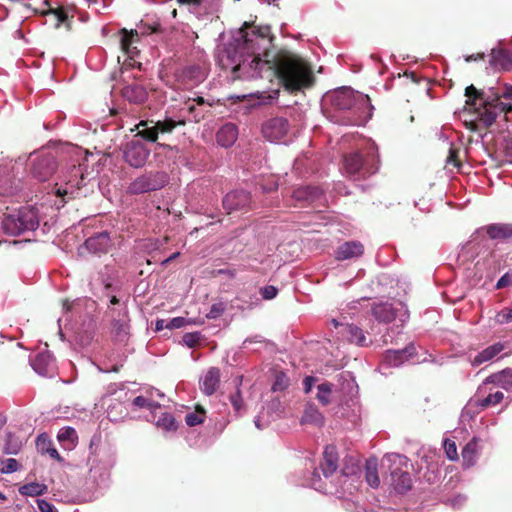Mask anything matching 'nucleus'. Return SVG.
Wrapping results in <instances>:
<instances>
[{
    "instance_id": "f257e3e1",
    "label": "nucleus",
    "mask_w": 512,
    "mask_h": 512,
    "mask_svg": "<svg viewBox=\"0 0 512 512\" xmlns=\"http://www.w3.org/2000/svg\"><path fill=\"white\" fill-rule=\"evenodd\" d=\"M271 66L266 70L267 79L277 78L285 90L294 93L311 87L314 76L310 63L290 50H277L271 53Z\"/></svg>"
},
{
    "instance_id": "f03ea898",
    "label": "nucleus",
    "mask_w": 512,
    "mask_h": 512,
    "mask_svg": "<svg viewBox=\"0 0 512 512\" xmlns=\"http://www.w3.org/2000/svg\"><path fill=\"white\" fill-rule=\"evenodd\" d=\"M249 50L245 47L228 45L218 56L221 69L231 70L233 80L267 79L265 71L268 70L272 51Z\"/></svg>"
},
{
    "instance_id": "7ed1b4c3",
    "label": "nucleus",
    "mask_w": 512,
    "mask_h": 512,
    "mask_svg": "<svg viewBox=\"0 0 512 512\" xmlns=\"http://www.w3.org/2000/svg\"><path fill=\"white\" fill-rule=\"evenodd\" d=\"M465 96L466 105L475 110L478 120L486 127L495 123L498 114H506L512 110V103L502 101L512 100V86H503L502 91L495 87H489L484 91L470 85L466 87Z\"/></svg>"
},
{
    "instance_id": "20e7f679",
    "label": "nucleus",
    "mask_w": 512,
    "mask_h": 512,
    "mask_svg": "<svg viewBox=\"0 0 512 512\" xmlns=\"http://www.w3.org/2000/svg\"><path fill=\"white\" fill-rule=\"evenodd\" d=\"M344 167L346 173L352 176L364 177L376 173L378 169L377 149L370 147L364 154L359 152L347 154L344 159Z\"/></svg>"
},
{
    "instance_id": "39448f33",
    "label": "nucleus",
    "mask_w": 512,
    "mask_h": 512,
    "mask_svg": "<svg viewBox=\"0 0 512 512\" xmlns=\"http://www.w3.org/2000/svg\"><path fill=\"white\" fill-rule=\"evenodd\" d=\"M240 34L244 42L236 47H245L254 51H271L272 36L269 26H253L249 22H245L240 28Z\"/></svg>"
},
{
    "instance_id": "423d86ee",
    "label": "nucleus",
    "mask_w": 512,
    "mask_h": 512,
    "mask_svg": "<svg viewBox=\"0 0 512 512\" xmlns=\"http://www.w3.org/2000/svg\"><path fill=\"white\" fill-rule=\"evenodd\" d=\"M39 225L36 215L29 208H21L11 214H4L2 228L6 235L17 236L25 231L34 230Z\"/></svg>"
},
{
    "instance_id": "0eeeda50",
    "label": "nucleus",
    "mask_w": 512,
    "mask_h": 512,
    "mask_svg": "<svg viewBox=\"0 0 512 512\" xmlns=\"http://www.w3.org/2000/svg\"><path fill=\"white\" fill-rule=\"evenodd\" d=\"M183 124V121H175L169 117L159 121L142 120L135 126L136 131H138L135 137H140L150 143H156L158 135L170 134L177 126Z\"/></svg>"
},
{
    "instance_id": "6e6552de",
    "label": "nucleus",
    "mask_w": 512,
    "mask_h": 512,
    "mask_svg": "<svg viewBox=\"0 0 512 512\" xmlns=\"http://www.w3.org/2000/svg\"><path fill=\"white\" fill-rule=\"evenodd\" d=\"M168 182L167 174L164 172H146L141 174L127 186V194L139 195L150 191L160 190Z\"/></svg>"
},
{
    "instance_id": "1a4fd4ad",
    "label": "nucleus",
    "mask_w": 512,
    "mask_h": 512,
    "mask_svg": "<svg viewBox=\"0 0 512 512\" xmlns=\"http://www.w3.org/2000/svg\"><path fill=\"white\" fill-rule=\"evenodd\" d=\"M383 462L390 464L391 484L399 493H405L411 489L412 480L410 473L403 471L402 465L405 464V457L399 454H387L384 456Z\"/></svg>"
},
{
    "instance_id": "9d476101",
    "label": "nucleus",
    "mask_w": 512,
    "mask_h": 512,
    "mask_svg": "<svg viewBox=\"0 0 512 512\" xmlns=\"http://www.w3.org/2000/svg\"><path fill=\"white\" fill-rule=\"evenodd\" d=\"M149 149L138 139L127 142L124 148V161L134 168L145 166Z\"/></svg>"
},
{
    "instance_id": "9b49d317",
    "label": "nucleus",
    "mask_w": 512,
    "mask_h": 512,
    "mask_svg": "<svg viewBox=\"0 0 512 512\" xmlns=\"http://www.w3.org/2000/svg\"><path fill=\"white\" fill-rule=\"evenodd\" d=\"M107 315L111 318V335L118 341H123L127 338L129 329V318L126 306L117 310L109 308Z\"/></svg>"
},
{
    "instance_id": "f8f14e48",
    "label": "nucleus",
    "mask_w": 512,
    "mask_h": 512,
    "mask_svg": "<svg viewBox=\"0 0 512 512\" xmlns=\"http://www.w3.org/2000/svg\"><path fill=\"white\" fill-rule=\"evenodd\" d=\"M289 121L284 117H271L262 123V136L270 142H277L288 134Z\"/></svg>"
},
{
    "instance_id": "ddd939ff",
    "label": "nucleus",
    "mask_w": 512,
    "mask_h": 512,
    "mask_svg": "<svg viewBox=\"0 0 512 512\" xmlns=\"http://www.w3.org/2000/svg\"><path fill=\"white\" fill-rule=\"evenodd\" d=\"M55 169L56 162L54 157L47 154L33 161L32 174L34 178L40 181H46L55 173Z\"/></svg>"
},
{
    "instance_id": "4468645a",
    "label": "nucleus",
    "mask_w": 512,
    "mask_h": 512,
    "mask_svg": "<svg viewBox=\"0 0 512 512\" xmlns=\"http://www.w3.org/2000/svg\"><path fill=\"white\" fill-rule=\"evenodd\" d=\"M250 199V194L246 190H233L224 197L223 206L229 214L234 210L247 209Z\"/></svg>"
},
{
    "instance_id": "2eb2a0df",
    "label": "nucleus",
    "mask_w": 512,
    "mask_h": 512,
    "mask_svg": "<svg viewBox=\"0 0 512 512\" xmlns=\"http://www.w3.org/2000/svg\"><path fill=\"white\" fill-rule=\"evenodd\" d=\"M355 97L356 94L353 89L347 87L341 88L327 96L333 108L339 111L351 109L355 104Z\"/></svg>"
},
{
    "instance_id": "dca6fc26",
    "label": "nucleus",
    "mask_w": 512,
    "mask_h": 512,
    "mask_svg": "<svg viewBox=\"0 0 512 512\" xmlns=\"http://www.w3.org/2000/svg\"><path fill=\"white\" fill-rule=\"evenodd\" d=\"M220 385V370L219 368L212 367L207 369L202 379L199 381V388L206 396H211L217 392Z\"/></svg>"
},
{
    "instance_id": "f3484780",
    "label": "nucleus",
    "mask_w": 512,
    "mask_h": 512,
    "mask_svg": "<svg viewBox=\"0 0 512 512\" xmlns=\"http://www.w3.org/2000/svg\"><path fill=\"white\" fill-rule=\"evenodd\" d=\"M363 252L364 247L360 241H346L338 247L337 251H335V259L341 261L355 259L361 257Z\"/></svg>"
},
{
    "instance_id": "a211bd4d",
    "label": "nucleus",
    "mask_w": 512,
    "mask_h": 512,
    "mask_svg": "<svg viewBox=\"0 0 512 512\" xmlns=\"http://www.w3.org/2000/svg\"><path fill=\"white\" fill-rule=\"evenodd\" d=\"M122 97L128 102L140 105L148 98V92L145 86L139 83H132L124 86L121 90Z\"/></svg>"
},
{
    "instance_id": "6ab92c4d",
    "label": "nucleus",
    "mask_w": 512,
    "mask_h": 512,
    "mask_svg": "<svg viewBox=\"0 0 512 512\" xmlns=\"http://www.w3.org/2000/svg\"><path fill=\"white\" fill-rule=\"evenodd\" d=\"M84 246L91 253H107L111 247L110 235L106 232L92 235L85 240Z\"/></svg>"
},
{
    "instance_id": "aec40b11",
    "label": "nucleus",
    "mask_w": 512,
    "mask_h": 512,
    "mask_svg": "<svg viewBox=\"0 0 512 512\" xmlns=\"http://www.w3.org/2000/svg\"><path fill=\"white\" fill-rule=\"evenodd\" d=\"M490 240L506 241L512 238L511 223H492L484 227Z\"/></svg>"
},
{
    "instance_id": "412c9836",
    "label": "nucleus",
    "mask_w": 512,
    "mask_h": 512,
    "mask_svg": "<svg viewBox=\"0 0 512 512\" xmlns=\"http://www.w3.org/2000/svg\"><path fill=\"white\" fill-rule=\"evenodd\" d=\"M239 136V131L234 123H226L221 126L218 130L216 138L217 143L224 148H229L232 146L237 137Z\"/></svg>"
},
{
    "instance_id": "4be33fe9",
    "label": "nucleus",
    "mask_w": 512,
    "mask_h": 512,
    "mask_svg": "<svg viewBox=\"0 0 512 512\" xmlns=\"http://www.w3.org/2000/svg\"><path fill=\"white\" fill-rule=\"evenodd\" d=\"M338 453L334 446H326L323 453V461L320 463V469H322L325 477L331 476L333 472L338 468Z\"/></svg>"
},
{
    "instance_id": "5701e85b",
    "label": "nucleus",
    "mask_w": 512,
    "mask_h": 512,
    "mask_svg": "<svg viewBox=\"0 0 512 512\" xmlns=\"http://www.w3.org/2000/svg\"><path fill=\"white\" fill-rule=\"evenodd\" d=\"M489 64L497 70H510L512 67L510 52L504 49H492Z\"/></svg>"
},
{
    "instance_id": "b1692460",
    "label": "nucleus",
    "mask_w": 512,
    "mask_h": 512,
    "mask_svg": "<svg viewBox=\"0 0 512 512\" xmlns=\"http://www.w3.org/2000/svg\"><path fill=\"white\" fill-rule=\"evenodd\" d=\"M120 48L127 57L134 58L139 53V50L134 46V43L137 41L139 35L136 31L128 32L125 28L120 31Z\"/></svg>"
},
{
    "instance_id": "393cba45",
    "label": "nucleus",
    "mask_w": 512,
    "mask_h": 512,
    "mask_svg": "<svg viewBox=\"0 0 512 512\" xmlns=\"http://www.w3.org/2000/svg\"><path fill=\"white\" fill-rule=\"evenodd\" d=\"M415 355V348L413 344L408 345L403 350H388L384 359L391 366H399L405 360H409Z\"/></svg>"
},
{
    "instance_id": "a878e982",
    "label": "nucleus",
    "mask_w": 512,
    "mask_h": 512,
    "mask_svg": "<svg viewBox=\"0 0 512 512\" xmlns=\"http://www.w3.org/2000/svg\"><path fill=\"white\" fill-rule=\"evenodd\" d=\"M484 384H495L504 390L512 387V368H504L500 372L491 374L484 380Z\"/></svg>"
},
{
    "instance_id": "bb28decb",
    "label": "nucleus",
    "mask_w": 512,
    "mask_h": 512,
    "mask_svg": "<svg viewBox=\"0 0 512 512\" xmlns=\"http://www.w3.org/2000/svg\"><path fill=\"white\" fill-rule=\"evenodd\" d=\"M372 313L378 322L390 323L396 318V312L389 303H378L373 306Z\"/></svg>"
},
{
    "instance_id": "cd10ccee",
    "label": "nucleus",
    "mask_w": 512,
    "mask_h": 512,
    "mask_svg": "<svg viewBox=\"0 0 512 512\" xmlns=\"http://www.w3.org/2000/svg\"><path fill=\"white\" fill-rule=\"evenodd\" d=\"M345 332L348 341L354 345L364 347L371 343L359 326L346 325Z\"/></svg>"
},
{
    "instance_id": "c85d7f7f",
    "label": "nucleus",
    "mask_w": 512,
    "mask_h": 512,
    "mask_svg": "<svg viewBox=\"0 0 512 512\" xmlns=\"http://www.w3.org/2000/svg\"><path fill=\"white\" fill-rule=\"evenodd\" d=\"M504 350V345L501 343L492 344L478 355H476L472 360L473 366H479L482 363L488 362L500 354Z\"/></svg>"
},
{
    "instance_id": "c756f323",
    "label": "nucleus",
    "mask_w": 512,
    "mask_h": 512,
    "mask_svg": "<svg viewBox=\"0 0 512 512\" xmlns=\"http://www.w3.org/2000/svg\"><path fill=\"white\" fill-rule=\"evenodd\" d=\"M300 423H310L317 426H323L324 424V416L318 410L317 406L314 404H306L304 413L302 418H300Z\"/></svg>"
},
{
    "instance_id": "7c9ffc66",
    "label": "nucleus",
    "mask_w": 512,
    "mask_h": 512,
    "mask_svg": "<svg viewBox=\"0 0 512 512\" xmlns=\"http://www.w3.org/2000/svg\"><path fill=\"white\" fill-rule=\"evenodd\" d=\"M47 485L40 484L38 482H32L28 484L21 485L19 487V493L22 496L28 497H38L46 493Z\"/></svg>"
},
{
    "instance_id": "2f4dec72",
    "label": "nucleus",
    "mask_w": 512,
    "mask_h": 512,
    "mask_svg": "<svg viewBox=\"0 0 512 512\" xmlns=\"http://www.w3.org/2000/svg\"><path fill=\"white\" fill-rule=\"evenodd\" d=\"M366 481L372 488H377L381 482L377 472V460L376 458H369L366 461Z\"/></svg>"
},
{
    "instance_id": "473e14b6",
    "label": "nucleus",
    "mask_w": 512,
    "mask_h": 512,
    "mask_svg": "<svg viewBox=\"0 0 512 512\" xmlns=\"http://www.w3.org/2000/svg\"><path fill=\"white\" fill-rule=\"evenodd\" d=\"M182 78L184 81L199 82L204 80L205 74L198 65H189L182 69Z\"/></svg>"
},
{
    "instance_id": "72a5a7b5",
    "label": "nucleus",
    "mask_w": 512,
    "mask_h": 512,
    "mask_svg": "<svg viewBox=\"0 0 512 512\" xmlns=\"http://www.w3.org/2000/svg\"><path fill=\"white\" fill-rule=\"evenodd\" d=\"M461 455L463 464L466 465V467L473 466L477 456V442L472 440L467 443L465 448L462 449Z\"/></svg>"
},
{
    "instance_id": "f704fd0d",
    "label": "nucleus",
    "mask_w": 512,
    "mask_h": 512,
    "mask_svg": "<svg viewBox=\"0 0 512 512\" xmlns=\"http://www.w3.org/2000/svg\"><path fill=\"white\" fill-rule=\"evenodd\" d=\"M332 387L333 385L329 382H324L317 386L316 399L319 403L326 406L332 402Z\"/></svg>"
},
{
    "instance_id": "c9c22d12",
    "label": "nucleus",
    "mask_w": 512,
    "mask_h": 512,
    "mask_svg": "<svg viewBox=\"0 0 512 512\" xmlns=\"http://www.w3.org/2000/svg\"><path fill=\"white\" fill-rule=\"evenodd\" d=\"M319 190L316 187H303L298 188L292 193V197H294L297 201H312L319 195Z\"/></svg>"
},
{
    "instance_id": "e433bc0d",
    "label": "nucleus",
    "mask_w": 512,
    "mask_h": 512,
    "mask_svg": "<svg viewBox=\"0 0 512 512\" xmlns=\"http://www.w3.org/2000/svg\"><path fill=\"white\" fill-rule=\"evenodd\" d=\"M22 442L15 435L8 433L6 443L3 449L5 455H17L21 449Z\"/></svg>"
},
{
    "instance_id": "4c0bfd02",
    "label": "nucleus",
    "mask_w": 512,
    "mask_h": 512,
    "mask_svg": "<svg viewBox=\"0 0 512 512\" xmlns=\"http://www.w3.org/2000/svg\"><path fill=\"white\" fill-rule=\"evenodd\" d=\"M500 166L512 164V137L505 138L500 152H498Z\"/></svg>"
},
{
    "instance_id": "58836bf2",
    "label": "nucleus",
    "mask_w": 512,
    "mask_h": 512,
    "mask_svg": "<svg viewBox=\"0 0 512 512\" xmlns=\"http://www.w3.org/2000/svg\"><path fill=\"white\" fill-rule=\"evenodd\" d=\"M205 420V410L203 406L197 405L196 410L186 414L185 423L190 427H195Z\"/></svg>"
},
{
    "instance_id": "ea45409f",
    "label": "nucleus",
    "mask_w": 512,
    "mask_h": 512,
    "mask_svg": "<svg viewBox=\"0 0 512 512\" xmlns=\"http://www.w3.org/2000/svg\"><path fill=\"white\" fill-rule=\"evenodd\" d=\"M504 399L503 392H491L487 395V397L482 398L478 401V406L482 409H487L490 406H496L502 402Z\"/></svg>"
},
{
    "instance_id": "a19ab883",
    "label": "nucleus",
    "mask_w": 512,
    "mask_h": 512,
    "mask_svg": "<svg viewBox=\"0 0 512 512\" xmlns=\"http://www.w3.org/2000/svg\"><path fill=\"white\" fill-rule=\"evenodd\" d=\"M84 172L81 166H72L71 176L68 179V184L76 187L77 189H81L84 185Z\"/></svg>"
},
{
    "instance_id": "79ce46f5",
    "label": "nucleus",
    "mask_w": 512,
    "mask_h": 512,
    "mask_svg": "<svg viewBox=\"0 0 512 512\" xmlns=\"http://www.w3.org/2000/svg\"><path fill=\"white\" fill-rule=\"evenodd\" d=\"M156 425H157V427H160L161 429H164L167 431L177 429L175 417L172 416L168 412L162 413V415L159 417V419H157Z\"/></svg>"
},
{
    "instance_id": "37998d69",
    "label": "nucleus",
    "mask_w": 512,
    "mask_h": 512,
    "mask_svg": "<svg viewBox=\"0 0 512 512\" xmlns=\"http://www.w3.org/2000/svg\"><path fill=\"white\" fill-rule=\"evenodd\" d=\"M242 382V376L238 378V383H236V391L235 393H232L230 396V401L233 406L234 411L240 412L245 408V403L243 402L241 392H240V385Z\"/></svg>"
},
{
    "instance_id": "c03bdc74",
    "label": "nucleus",
    "mask_w": 512,
    "mask_h": 512,
    "mask_svg": "<svg viewBox=\"0 0 512 512\" xmlns=\"http://www.w3.org/2000/svg\"><path fill=\"white\" fill-rule=\"evenodd\" d=\"M57 440L61 443L69 442L75 444L78 440L76 430L71 427L62 428L57 434Z\"/></svg>"
},
{
    "instance_id": "a18cd8bd",
    "label": "nucleus",
    "mask_w": 512,
    "mask_h": 512,
    "mask_svg": "<svg viewBox=\"0 0 512 512\" xmlns=\"http://www.w3.org/2000/svg\"><path fill=\"white\" fill-rule=\"evenodd\" d=\"M494 321L497 325H503L512 321V308H504L496 313Z\"/></svg>"
},
{
    "instance_id": "49530a36",
    "label": "nucleus",
    "mask_w": 512,
    "mask_h": 512,
    "mask_svg": "<svg viewBox=\"0 0 512 512\" xmlns=\"http://www.w3.org/2000/svg\"><path fill=\"white\" fill-rule=\"evenodd\" d=\"M226 310V305L224 302H217V303H214L211 308H210V311L207 312L206 314V317L207 319H217L219 318Z\"/></svg>"
},
{
    "instance_id": "de8ad7c7",
    "label": "nucleus",
    "mask_w": 512,
    "mask_h": 512,
    "mask_svg": "<svg viewBox=\"0 0 512 512\" xmlns=\"http://www.w3.org/2000/svg\"><path fill=\"white\" fill-rule=\"evenodd\" d=\"M289 386V378L284 373H278L275 377V382L273 384V391H283Z\"/></svg>"
},
{
    "instance_id": "09e8293b",
    "label": "nucleus",
    "mask_w": 512,
    "mask_h": 512,
    "mask_svg": "<svg viewBox=\"0 0 512 512\" xmlns=\"http://www.w3.org/2000/svg\"><path fill=\"white\" fill-rule=\"evenodd\" d=\"M183 343L189 348H194L199 345L201 335L199 332L185 333L183 336Z\"/></svg>"
},
{
    "instance_id": "8fccbe9b",
    "label": "nucleus",
    "mask_w": 512,
    "mask_h": 512,
    "mask_svg": "<svg viewBox=\"0 0 512 512\" xmlns=\"http://www.w3.org/2000/svg\"><path fill=\"white\" fill-rule=\"evenodd\" d=\"M3 467L0 468V473H14L18 471L19 464L16 459L10 458L7 460H3Z\"/></svg>"
},
{
    "instance_id": "3c124183",
    "label": "nucleus",
    "mask_w": 512,
    "mask_h": 512,
    "mask_svg": "<svg viewBox=\"0 0 512 512\" xmlns=\"http://www.w3.org/2000/svg\"><path fill=\"white\" fill-rule=\"evenodd\" d=\"M444 449L448 459L451 461L457 460L459 455L457 454V448L454 441L446 440L444 442Z\"/></svg>"
},
{
    "instance_id": "603ef678",
    "label": "nucleus",
    "mask_w": 512,
    "mask_h": 512,
    "mask_svg": "<svg viewBox=\"0 0 512 512\" xmlns=\"http://www.w3.org/2000/svg\"><path fill=\"white\" fill-rule=\"evenodd\" d=\"M48 14H53L55 16L57 27L68 20V14L62 7L49 9Z\"/></svg>"
},
{
    "instance_id": "864d4df0",
    "label": "nucleus",
    "mask_w": 512,
    "mask_h": 512,
    "mask_svg": "<svg viewBox=\"0 0 512 512\" xmlns=\"http://www.w3.org/2000/svg\"><path fill=\"white\" fill-rule=\"evenodd\" d=\"M36 447H38V449L41 450L42 453L46 452L50 448H54L53 443L50 442L47 435L45 434H41L38 436V438H36Z\"/></svg>"
},
{
    "instance_id": "5fc2aeb1",
    "label": "nucleus",
    "mask_w": 512,
    "mask_h": 512,
    "mask_svg": "<svg viewBox=\"0 0 512 512\" xmlns=\"http://www.w3.org/2000/svg\"><path fill=\"white\" fill-rule=\"evenodd\" d=\"M133 404L139 408H148V409H154L156 406H158L156 403L149 401L148 398H145L143 396H138L133 399Z\"/></svg>"
},
{
    "instance_id": "6e6d98bb",
    "label": "nucleus",
    "mask_w": 512,
    "mask_h": 512,
    "mask_svg": "<svg viewBox=\"0 0 512 512\" xmlns=\"http://www.w3.org/2000/svg\"><path fill=\"white\" fill-rule=\"evenodd\" d=\"M277 292H278L277 288L274 286H271V285L261 288V290H260V294L262 295V298L264 300L274 299L277 295Z\"/></svg>"
},
{
    "instance_id": "4d7b16f0",
    "label": "nucleus",
    "mask_w": 512,
    "mask_h": 512,
    "mask_svg": "<svg viewBox=\"0 0 512 512\" xmlns=\"http://www.w3.org/2000/svg\"><path fill=\"white\" fill-rule=\"evenodd\" d=\"M447 164L453 165L454 167H460L461 162L459 160V152L453 148L449 149L447 156Z\"/></svg>"
},
{
    "instance_id": "13d9d810",
    "label": "nucleus",
    "mask_w": 512,
    "mask_h": 512,
    "mask_svg": "<svg viewBox=\"0 0 512 512\" xmlns=\"http://www.w3.org/2000/svg\"><path fill=\"white\" fill-rule=\"evenodd\" d=\"M47 360H48V356H45V355L36 356L34 363H33V367H34L35 371L38 372L39 374L43 375L44 370L41 367V365L45 364Z\"/></svg>"
},
{
    "instance_id": "bf43d9fd",
    "label": "nucleus",
    "mask_w": 512,
    "mask_h": 512,
    "mask_svg": "<svg viewBox=\"0 0 512 512\" xmlns=\"http://www.w3.org/2000/svg\"><path fill=\"white\" fill-rule=\"evenodd\" d=\"M213 276H225L227 278L233 279L236 277V270L234 268H226L214 270L212 272Z\"/></svg>"
},
{
    "instance_id": "052dcab7",
    "label": "nucleus",
    "mask_w": 512,
    "mask_h": 512,
    "mask_svg": "<svg viewBox=\"0 0 512 512\" xmlns=\"http://www.w3.org/2000/svg\"><path fill=\"white\" fill-rule=\"evenodd\" d=\"M186 323V320L185 318H182V317H176L174 319H172L171 321L168 322V324L166 325V328L168 329H177V328H181L185 325Z\"/></svg>"
},
{
    "instance_id": "680f3d73",
    "label": "nucleus",
    "mask_w": 512,
    "mask_h": 512,
    "mask_svg": "<svg viewBox=\"0 0 512 512\" xmlns=\"http://www.w3.org/2000/svg\"><path fill=\"white\" fill-rule=\"evenodd\" d=\"M317 381L316 377L306 376L303 380L304 393H310L314 382Z\"/></svg>"
},
{
    "instance_id": "e2e57ef3",
    "label": "nucleus",
    "mask_w": 512,
    "mask_h": 512,
    "mask_svg": "<svg viewBox=\"0 0 512 512\" xmlns=\"http://www.w3.org/2000/svg\"><path fill=\"white\" fill-rule=\"evenodd\" d=\"M38 507L41 512H55V508L46 500H38Z\"/></svg>"
},
{
    "instance_id": "0e129e2a",
    "label": "nucleus",
    "mask_w": 512,
    "mask_h": 512,
    "mask_svg": "<svg viewBox=\"0 0 512 512\" xmlns=\"http://www.w3.org/2000/svg\"><path fill=\"white\" fill-rule=\"evenodd\" d=\"M511 284V278L508 274L503 275L496 282V289H503Z\"/></svg>"
},
{
    "instance_id": "69168bd1",
    "label": "nucleus",
    "mask_w": 512,
    "mask_h": 512,
    "mask_svg": "<svg viewBox=\"0 0 512 512\" xmlns=\"http://www.w3.org/2000/svg\"><path fill=\"white\" fill-rule=\"evenodd\" d=\"M359 471H360V467L356 464H352L350 466H346V467L342 468V474H344L346 476L354 475Z\"/></svg>"
},
{
    "instance_id": "338daca9",
    "label": "nucleus",
    "mask_w": 512,
    "mask_h": 512,
    "mask_svg": "<svg viewBox=\"0 0 512 512\" xmlns=\"http://www.w3.org/2000/svg\"><path fill=\"white\" fill-rule=\"evenodd\" d=\"M45 453L48 454L50 456V458H52L54 460L62 461V457L60 454H58L56 448H50Z\"/></svg>"
},
{
    "instance_id": "774afa93",
    "label": "nucleus",
    "mask_w": 512,
    "mask_h": 512,
    "mask_svg": "<svg viewBox=\"0 0 512 512\" xmlns=\"http://www.w3.org/2000/svg\"><path fill=\"white\" fill-rule=\"evenodd\" d=\"M201 0H177L178 4L200 5Z\"/></svg>"
}]
</instances>
